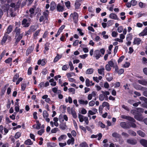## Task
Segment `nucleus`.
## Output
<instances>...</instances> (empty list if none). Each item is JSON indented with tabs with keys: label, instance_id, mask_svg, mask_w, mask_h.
<instances>
[{
	"label": "nucleus",
	"instance_id": "obj_1",
	"mask_svg": "<svg viewBox=\"0 0 147 147\" xmlns=\"http://www.w3.org/2000/svg\"><path fill=\"white\" fill-rule=\"evenodd\" d=\"M13 33H15V38L16 39L15 42L14 43V46H16L22 39L23 36V33L21 34V29L16 27L13 31Z\"/></svg>",
	"mask_w": 147,
	"mask_h": 147
},
{
	"label": "nucleus",
	"instance_id": "obj_2",
	"mask_svg": "<svg viewBox=\"0 0 147 147\" xmlns=\"http://www.w3.org/2000/svg\"><path fill=\"white\" fill-rule=\"evenodd\" d=\"M121 117L123 119H126L130 121L129 122L128 124L129 125L130 127H132L135 128L136 127V125L134 123L136 122V121L133 118L129 116L125 115H122Z\"/></svg>",
	"mask_w": 147,
	"mask_h": 147
},
{
	"label": "nucleus",
	"instance_id": "obj_3",
	"mask_svg": "<svg viewBox=\"0 0 147 147\" xmlns=\"http://www.w3.org/2000/svg\"><path fill=\"white\" fill-rule=\"evenodd\" d=\"M72 15H73L72 18L74 22L76 24L77 23L78 20V13L77 12H74L73 14L71 13L70 16Z\"/></svg>",
	"mask_w": 147,
	"mask_h": 147
},
{
	"label": "nucleus",
	"instance_id": "obj_4",
	"mask_svg": "<svg viewBox=\"0 0 147 147\" xmlns=\"http://www.w3.org/2000/svg\"><path fill=\"white\" fill-rule=\"evenodd\" d=\"M34 47V44L29 47L26 50V55L28 56L33 51Z\"/></svg>",
	"mask_w": 147,
	"mask_h": 147
},
{
	"label": "nucleus",
	"instance_id": "obj_5",
	"mask_svg": "<svg viewBox=\"0 0 147 147\" xmlns=\"http://www.w3.org/2000/svg\"><path fill=\"white\" fill-rule=\"evenodd\" d=\"M64 7L65 6L64 5L62 6L61 5L60 3L58 4L57 6V10L58 12H63L64 11Z\"/></svg>",
	"mask_w": 147,
	"mask_h": 147
},
{
	"label": "nucleus",
	"instance_id": "obj_6",
	"mask_svg": "<svg viewBox=\"0 0 147 147\" xmlns=\"http://www.w3.org/2000/svg\"><path fill=\"white\" fill-rule=\"evenodd\" d=\"M102 57V55L100 53L99 50H97L95 51L94 55V57H95L96 59H98L100 57Z\"/></svg>",
	"mask_w": 147,
	"mask_h": 147
},
{
	"label": "nucleus",
	"instance_id": "obj_7",
	"mask_svg": "<svg viewBox=\"0 0 147 147\" xmlns=\"http://www.w3.org/2000/svg\"><path fill=\"white\" fill-rule=\"evenodd\" d=\"M134 117L137 120L140 121H142L143 119L142 114L139 113H137L135 115Z\"/></svg>",
	"mask_w": 147,
	"mask_h": 147
},
{
	"label": "nucleus",
	"instance_id": "obj_8",
	"mask_svg": "<svg viewBox=\"0 0 147 147\" xmlns=\"http://www.w3.org/2000/svg\"><path fill=\"white\" fill-rule=\"evenodd\" d=\"M10 8L9 5L8 4H5L2 7L4 12H8V10Z\"/></svg>",
	"mask_w": 147,
	"mask_h": 147
},
{
	"label": "nucleus",
	"instance_id": "obj_9",
	"mask_svg": "<svg viewBox=\"0 0 147 147\" xmlns=\"http://www.w3.org/2000/svg\"><path fill=\"white\" fill-rule=\"evenodd\" d=\"M28 20L26 18H24L23 19L22 22V24L24 25L23 27H28L29 26L30 23L27 22Z\"/></svg>",
	"mask_w": 147,
	"mask_h": 147
},
{
	"label": "nucleus",
	"instance_id": "obj_10",
	"mask_svg": "<svg viewBox=\"0 0 147 147\" xmlns=\"http://www.w3.org/2000/svg\"><path fill=\"white\" fill-rule=\"evenodd\" d=\"M120 126L124 129H129L130 128L129 125L125 122H122L120 123Z\"/></svg>",
	"mask_w": 147,
	"mask_h": 147
},
{
	"label": "nucleus",
	"instance_id": "obj_11",
	"mask_svg": "<svg viewBox=\"0 0 147 147\" xmlns=\"http://www.w3.org/2000/svg\"><path fill=\"white\" fill-rule=\"evenodd\" d=\"M47 62V61L45 59L42 60L40 59L38 61L37 64L38 65H41L42 66H43L45 65Z\"/></svg>",
	"mask_w": 147,
	"mask_h": 147
},
{
	"label": "nucleus",
	"instance_id": "obj_12",
	"mask_svg": "<svg viewBox=\"0 0 147 147\" xmlns=\"http://www.w3.org/2000/svg\"><path fill=\"white\" fill-rule=\"evenodd\" d=\"M127 142L129 144L134 145L136 144L137 142L136 140L133 139H128L127 140Z\"/></svg>",
	"mask_w": 147,
	"mask_h": 147
},
{
	"label": "nucleus",
	"instance_id": "obj_13",
	"mask_svg": "<svg viewBox=\"0 0 147 147\" xmlns=\"http://www.w3.org/2000/svg\"><path fill=\"white\" fill-rule=\"evenodd\" d=\"M7 37H8V34L5 33L1 41V44L2 45H3L6 42L8 38Z\"/></svg>",
	"mask_w": 147,
	"mask_h": 147
},
{
	"label": "nucleus",
	"instance_id": "obj_14",
	"mask_svg": "<svg viewBox=\"0 0 147 147\" xmlns=\"http://www.w3.org/2000/svg\"><path fill=\"white\" fill-rule=\"evenodd\" d=\"M116 61L115 59H112L111 60L108 61V64L112 67L115 68V65H116Z\"/></svg>",
	"mask_w": 147,
	"mask_h": 147
},
{
	"label": "nucleus",
	"instance_id": "obj_15",
	"mask_svg": "<svg viewBox=\"0 0 147 147\" xmlns=\"http://www.w3.org/2000/svg\"><path fill=\"white\" fill-rule=\"evenodd\" d=\"M13 26L12 25H10L7 27L6 31L5 33L9 34L10 33L12 30Z\"/></svg>",
	"mask_w": 147,
	"mask_h": 147
},
{
	"label": "nucleus",
	"instance_id": "obj_16",
	"mask_svg": "<svg viewBox=\"0 0 147 147\" xmlns=\"http://www.w3.org/2000/svg\"><path fill=\"white\" fill-rule=\"evenodd\" d=\"M57 5L54 1L51 2L50 5V9L52 11H54Z\"/></svg>",
	"mask_w": 147,
	"mask_h": 147
},
{
	"label": "nucleus",
	"instance_id": "obj_17",
	"mask_svg": "<svg viewBox=\"0 0 147 147\" xmlns=\"http://www.w3.org/2000/svg\"><path fill=\"white\" fill-rule=\"evenodd\" d=\"M141 40L139 38H134L133 43L134 45H139L140 43Z\"/></svg>",
	"mask_w": 147,
	"mask_h": 147
},
{
	"label": "nucleus",
	"instance_id": "obj_18",
	"mask_svg": "<svg viewBox=\"0 0 147 147\" xmlns=\"http://www.w3.org/2000/svg\"><path fill=\"white\" fill-rule=\"evenodd\" d=\"M140 143L142 146L145 147H147V140L142 139L140 140Z\"/></svg>",
	"mask_w": 147,
	"mask_h": 147
},
{
	"label": "nucleus",
	"instance_id": "obj_19",
	"mask_svg": "<svg viewBox=\"0 0 147 147\" xmlns=\"http://www.w3.org/2000/svg\"><path fill=\"white\" fill-rule=\"evenodd\" d=\"M135 88L137 90H146V89L147 90V88H144V87L139 85L136 86L135 87Z\"/></svg>",
	"mask_w": 147,
	"mask_h": 147
},
{
	"label": "nucleus",
	"instance_id": "obj_20",
	"mask_svg": "<svg viewBox=\"0 0 147 147\" xmlns=\"http://www.w3.org/2000/svg\"><path fill=\"white\" fill-rule=\"evenodd\" d=\"M109 17L112 19L117 20L119 19L117 15L113 13H111L109 15Z\"/></svg>",
	"mask_w": 147,
	"mask_h": 147
},
{
	"label": "nucleus",
	"instance_id": "obj_21",
	"mask_svg": "<svg viewBox=\"0 0 147 147\" xmlns=\"http://www.w3.org/2000/svg\"><path fill=\"white\" fill-rule=\"evenodd\" d=\"M98 72L99 74L102 75H104L105 74V68L104 67L102 66L101 68L98 69Z\"/></svg>",
	"mask_w": 147,
	"mask_h": 147
},
{
	"label": "nucleus",
	"instance_id": "obj_22",
	"mask_svg": "<svg viewBox=\"0 0 147 147\" xmlns=\"http://www.w3.org/2000/svg\"><path fill=\"white\" fill-rule=\"evenodd\" d=\"M47 12H49V11L48 10H46V11H44L43 12L42 14L43 16H44V17L45 18V20H47L46 22V23H47V21H48V15L49 14L47 13Z\"/></svg>",
	"mask_w": 147,
	"mask_h": 147
},
{
	"label": "nucleus",
	"instance_id": "obj_23",
	"mask_svg": "<svg viewBox=\"0 0 147 147\" xmlns=\"http://www.w3.org/2000/svg\"><path fill=\"white\" fill-rule=\"evenodd\" d=\"M138 82L139 84L143 85H147V81L145 80H138Z\"/></svg>",
	"mask_w": 147,
	"mask_h": 147
},
{
	"label": "nucleus",
	"instance_id": "obj_24",
	"mask_svg": "<svg viewBox=\"0 0 147 147\" xmlns=\"http://www.w3.org/2000/svg\"><path fill=\"white\" fill-rule=\"evenodd\" d=\"M62 57L61 55H60L59 54H57V56L54 58L53 60L54 63L58 61L59 59H61Z\"/></svg>",
	"mask_w": 147,
	"mask_h": 147
},
{
	"label": "nucleus",
	"instance_id": "obj_25",
	"mask_svg": "<svg viewBox=\"0 0 147 147\" xmlns=\"http://www.w3.org/2000/svg\"><path fill=\"white\" fill-rule=\"evenodd\" d=\"M33 144V142L30 139H28L27 140L24 142V144L26 145H32Z\"/></svg>",
	"mask_w": 147,
	"mask_h": 147
},
{
	"label": "nucleus",
	"instance_id": "obj_26",
	"mask_svg": "<svg viewBox=\"0 0 147 147\" xmlns=\"http://www.w3.org/2000/svg\"><path fill=\"white\" fill-rule=\"evenodd\" d=\"M10 7H12L14 8L15 10L17 9H18L20 7V6L19 5H16L15 3H11L10 5H9Z\"/></svg>",
	"mask_w": 147,
	"mask_h": 147
},
{
	"label": "nucleus",
	"instance_id": "obj_27",
	"mask_svg": "<svg viewBox=\"0 0 147 147\" xmlns=\"http://www.w3.org/2000/svg\"><path fill=\"white\" fill-rule=\"evenodd\" d=\"M19 76V74L18 73H16L13 76V78L12 81L15 82L17 80Z\"/></svg>",
	"mask_w": 147,
	"mask_h": 147
},
{
	"label": "nucleus",
	"instance_id": "obj_28",
	"mask_svg": "<svg viewBox=\"0 0 147 147\" xmlns=\"http://www.w3.org/2000/svg\"><path fill=\"white\" fill-rule=\"evenodd\" d=\"M59 126L60 129L62 130H64L65 129L66 127V123H61L59 125Z\"/></svg>",
	"mask_w": 147,
	"mask_h": 147
},
{
	"label": "nucleus",
	"instance_id": "obj_29",
	"mask_svg": "<svg viewBox=\"0 0 147 147\" xmlns=\"http://www.w3.org/2000/svg\"><path fill=\"white\" fill-rule=\"evenodd\" d=\"M137 133L140 136L142 137H144L146 135L145 133L141 130H139L138 131Z\"/></svg>",
	"mask_w": 147,
	"mask_h": 147
},
{
	"label": "nucleus",
	"instance_id": "obj_30",
	"mask_svg": "<svg viewBox=\"0 0 147 147\" xmlns=\"http://www.w3.org/2000/svg\"><path fill=\"white\" fill-rule=\"evenodd\" d=\"M74 141V138H72L71 139H69L67 141V143L68 145H69L71 143L72 144H73Z\"/></svg>",
	"mask_w": 147,
	"mask_h": 147
},
{
	"label": "nucleus",
	"instance_id": "obj_31",
	"mask_svg": "<svg viewBox=\"0 0 147 147\" xmlns=\"http://www.w3.org/2000/svg\"><path fill=\"white\" fill-rule=\"evenodd\" d=\"M29 11L30 13V17L32 18L33 17V14L34 12V9L33 8H30L29 10Z\"/></svg>",
	"mask_w": 147,
	"mask_h": 147
},
{
	"label": "nucleus",
	"instance_id": "obj_32",
	"mask_svg": "<svg viewBox=\"0 0 147 147\" xmlns=\"http://www.w3.org/2000/svg\"><path fill=\"white\" fill-rule=\"evenodd\" d=\"M50 43L49 42H46L45 45V50L47 51L49 50V45Z\"/></svg>",
	"mask_w": 147,
	"mask_h": 147
},
{
	"label": "nucleus",
	"instance_id": "obj_33",
	"mask_svg": "<svg viewBox=\"0 0 147 147\" xmlns=\"http://www.w3.org/2000/svg\"><path fill=\"white\" fill-rule=\"evenodd\" d=\"M94 70L92 68H90L87 69L86 71V74H91L93 72Z\"/></svg>",
	"mask_w": 147,
	"mask_h": 147
},
{
	"label": "nucleus",
	"instance_id": "obj_34",
	"mask_svg": "<svg viewBox=\"0 0 147 147\" xmlns=\"http://www.w3.org/2000/svg\"><path fill=\"white\" fill-rule=\"evenodd\" d=\"M132 39V35L131 33H130L127 35L126 39L128 41H130Z\"/></svg>",
	"mask_w": 147,
	"mask_h": 147
},
{
	"label": "nucleus",
	"instance_id": "obj_35",
	"mask_svg": "<svg viewBox=\"0 0 147 147\" xmlns=\"http://www.w3.org/2000/svg\"><path fill=\"white\" fill-rule=\"evenodd\" d=\"M112 136L113 137L116 138H119L120 136L117 133L114 132L112 134Z\"/></svg>",
	"mask_w": 147,
	"mask_h": 147
},
{
	"label": "nucleus",
	"instance_id": "obj_36",
	"mask_svg": "<svg viewBox=\"0 0 147 147\" xmlns=\"http://www.w3.org/2000/svg\"><path fill=\"white\" fill-rule=\"evenodd\" d=\"M66 135L63 134L61 135L58 138V140L59 141H61L62 140L65 139L67 138Z\"/></svg>",
	"mask_w": 147,
	"mask_h": 147
},
{
	"label": "nucleus",
	"instance_id": "obj_37",
	"mask_svg": "<svg viewBox=\"0 0 147 147\" xmlns=\"http://www.w3.org/2000/svg\"><path fill=\"white\" fill-rule=\"evenodd\" d=\"M80 104L82 105H87L88 103V101L86 100L84 101L83 100H80L78 101Z\"/></svg>",
	"mask_w": 147,
	"mask_h": 147
},
{
	"label": "nucleus",
	"instance_id": "obj_38",
	"mask_svg": "<svg viewBox=\"0 0 147 147\" xmlns=\"http://www.w3.org/2000/svg\"><path fill=\"white\" fill-rule=\"evenodd\" d=\"M103 94H104L102 93V94H100L99 95V99L100 101H103L105 98V95H104Z\"/></svg>",
	"mask_w": 147,
	"mask_h": 147
},
{
	"label": "nucleus",
	"instance_id": "obj_39",
	"mask_svg": "<svg viewBox=\"0 0 147 147\" xmlns=\"http://www.w3.org/2000/svg\"><path fill=\"white\" fill-rule=\"evenodd\" d=\"M88 146L85 142H83L80 144L79 147H88Z\"/></svg>",
	"mask_w": 147,
	"mask_h": 147
},
{
	"label": "nucleus",
	"instance_id": "obj_40",
	"mask_svg": "<svg viewBox=\"0 0 147 147\" xmlns=\"http://www.w3.org/2000/svg\"><path fill=\"white\" fill-rule=\"evenodd\" d=\"M43 116L44 118H47L48 117L49 114L47 111L46 110H44L43 112Z\"/></svg>",
	"mask_w": 147,
	"mask_h": 147
},
{
	"label": "nucleus",
	"instance_id": "obj_41",
	"mask_svg": "<svg viewBox=\"0 0 147 147\" xmlns=\"http://www.w3.org/2000/svg\"><path fill=\"white\" fill-rule=\"evenodd\" d=\"M21 134L20 132H18L16 133L14 136L15 139H17L20 138L21 136Z\"/></svg>",
	"mask_w": 147,
	"mask_h": 147
},
{
	"label": "nucleus",
	"instance_id": "obj_42",
	"mask_svg": "<svg viewBox=\"0 0 147 147\" xmlns=\"http://www.w3.org/2000/svg\"><path fill=\"white\" fill-rule=\"evenodd\" d=\"M84 116L81 114H79L78 115V118L79 119V121L80 122H82L84 121Z\"/></svg>",
	"mask_w": 147,
	"mask_h": 147
},
{
	"label": "nucleus",
	"instance_id": "obj_43",
	"mask_svg": "<svg viewBox=\"0 0 147 147\" xmlns=\"http://www.w3.org/2000/svg\"><path fill=\"white\" fill-rule=\"evenodd\" d=\"M65 5L67 9H69L70 6V2L69 1H68L65 2Z\"/></svg>",
	"mask_w": 147,
	"mask_h": 147
},
{
	"label": "nucleus",
	"instance_id": "obj_44",
	"mask_svg": "<svg viewBox=\"0 0 147 147\" xmlns=\"http://www.w3.org/2000/svg\"><path fill=\"white\" fill-rule=\"evenodd\" d=\"M21 90L24 91L26 89V83H23L21 84Z\"/></svg>",
	"mask_w": 147,
	"mask_h": 147
},
{
	"label": "nucleus",
	"instance_id": "obj_45",
	"mask_svg": "<svg viewBox=\"0 0 147 147\" xmlns=\"http://www.w3.org/2000/svg\"><path fill=\"white\" fill-rule=\"evenodd\" d=\"M41 29H38L33 34V36L34 38L36 37L38 35Z\"/></svg>",
	"mask_w": 147,
	"mask_h": 147
},
{
	"label": "nucleus",
	"instance_id": "obj_46",
	"mask_svg": "<svg viewBox=\"0 0 147 147\" xmlns=\"http://www.w3.org/2000/svg\"><path fill=\"white\" fill-rule=\"evenodd\" d=\"M6 90V88L5 87H3L2 88L1 90V96H3L4 94L5 93Z\"/></svg>",
	"mask_w": 147,
	"mask_h": 147
},
{
	"label": "nucleus",
	"instance_id": "obj_47",
	"mask_svg": "<svg viewBox=\"0 0 147 147\" xmlns=\"http://www.w3.org/2000/svg\"><path fill=\"white\" fill-rule=\"evenodd\" d=\"M71 113L73 117L76 119L77 117V116L76 112L74 111L71 110Z\"/></svg>",
	"mask_w": 147,
	"mask_h": 147
},
{
	"label": "nucleus",
	"instance_id": "obj_48",
	"mask_svg": "<svg viewBox=\"0 0 147 147\" xmlns=\"http://www.w3.org/2000/svg\"><path fill=\"white\" fill-rule=\"evenodd\" d=\"M129 133L130 135L134 136H136V133L135 131L132 130L129 131Z\"/></svg>",
	"mask_w": 147,
	"mask_h": 147
},
{
	"label": "nucleus",
	"instance_id": "obj_49",
	"mask_svg": "<svg viewBox=\"0 0 147 147\" xmlns=\"http://www.w3.org/2000/svg\"><path fill=\"white\" fill-rule=\"evenodd\" d=\"M69 92H72V94H74L75 93V90L73 88H70L68 89Z\"/></svg>",
	"mask_w": 147,
	"mask_h": 147
},
{
	"label": "nucleus",
	"instance_id": "obj_50",
	"mask_svg": "<svg viewBox=\"0 0 147 147\" xmlns=\"http://www.w3.org/2000/svg\"><path fill=\"white\" fill-rule=\"evenodd\" d=\"M44 132V129H42L38 131V134L39 135L41 136Z\"/></svg>",
	"mask_w": 147,
	"mask_h": 147
},
{
	"label": "nucleus",
	"instance_id": "obj_51",
	"mask_svg": "<svg viewBox=\"0 0 147 147\" xmlns=\"http://www.w3.org/2000/svg\"><path fill=\"white\" fill-rule=\"evenodd\" d=\"M12 60V59L11 58L9 57L7 59L5 60V63H9L10 62H11Z\"/></svg>",
	"mask_w": 147,
	"mask_h": 147
},
{
	"label": "nucleus",
	"instance_id": "obj_52",
	"mask_svg": "<svg viewBox=\"0 0 147 147\" xmlns=\"http://www.w3.org/2000/svg\"><path fill=\"white\" fill-rule=\"evenodd\" d=\"M49 32L48 31H45L42 35V38H45L48 36V34Z\"/></svg>",
	"mask_w": 147,
	"mask_h": 147
},
{
	"label": "nucleus",
	"instance_id": "obj_53",
	"mask_svg": "<svg viewBox=\"0 0 147 147\" xmlns=\"http://www.w3.org/2000/svg\"><path fill=\"white\" fill-rule=\"evenodd\" d=\"M69 66L68 65H64L62 66V69L63 70L66 71L69 68Z\"/></svg>",
	"mask_w": 147,
	"mask_h": 147
},
{
	"label": "nucleus",
	"instance_id": "obj_54",
	"mask_svg": "<svg viewBox=\"0 0 147 147\" xmlns=\"http://www.w3.org/2000/svg\"><path fill=\"white\" fill-rule=\"evenodd\" d=\"M111 66L108 64H107L105 66V69L108 71H110L111 69Z\"/></svg>",
	"mask_w": 147,
	"mask_h": 147
},
{
	"label": "nucleus",
	"instance_id": "obj_55",
	"mask_svg": "<svg viewBox=\"0 0 147 147\" xmlns=\"http://www.w3.org/2000/svg\"><path fill=\"white\" fill-rule=\"evenodd\" d=\"M59 130V129L57 128H55L52 129L51 131V132L52 133H55Z\"/></svg>",
	"mask_w": 147,
	"mask_h": 147
},
{
	"label": "nucleus",
	"instance_id": "obj_56",
	"mask_svg": "<svg viewBox=\"0 0 147 147\" xmlns=\"http://www.w3.org/2000/svg\"><path fill=\"white\" fill-rule=\"evenodd\" d=\"M125 56L124 55H122L121 56L119 59L118 62V63H121L123 60V59L124 58Z\"/></svg>",
	"mask_w": 147,
	"mask_h": 147
},
{
	"label": "nucleus",
	"instance_id": "obj_57",
	"mask_svg": "<svg viewBox=\"0 0 147 147\" xmlns=\"http://www.w3.org/2000/svg\"><path fill=\"white\" fill-rule=\"evenodd\" d=\"M95 114V112H93V111L91 110H89L88 111V116L89 117H90V115H92Z\"/></svg>",
	"mask_w": 147,
	"mask_h": 147
},
{
	"label": "nucleus",
	"instance_id": "obj_58",
	"mask_svg": "<svg viewBox=\"0 0 147 147\" xmlns=\"http://www.w3.org/2000/svg\"><path fill=\"white\" fill-rule=\"evenodd\" d=\"M99 51H100V53L102 55V56L105 54V49L104 48H102L100 49V50H99Z\"/></svg>",
	"mask_w": 147,
	"mask_h": 147
},
{
	"label": "nucleus",
	"instance_id": "obj_59",
	"mask_svg": "<svg viewBox=\"0 0 147 147\" xmlns=\"http://www.w3.org/2000/svg\"><path fill=\"white\" fill-rule=\"evenodd\" d=\"M131 5L133 6H135L137 3V2L135 0H131L130 1Z\"/></svg>",
	"mask_w": 147,
	"mask_h": 147
},
{
	"label": "nucleus",
	"instance_id": "obj_60",
	"mask_svg": "<svg viewBox=\"0 0 147 147\" xmlns=\"http://www.w3.org/2000/svg\"><path fill=\"white\" fill-rule=\"evenodd\" d=\"M32 67H30L29 68L28 71V75H31L32 74Z\"/></svg>",
	"mask_w": 147,
	"mask_h": 147
},
{
	"label": "nucleus",
	"instance_id": "obj_61",
	"mask_svg": "<svg viewBox=\"0 0 147 147\" xmlns=\"http://www.w3.org/2000/svg\"><path fill=\"white\" fill-rule=\"evenodd\" d=\"M69 65L70 67V69L72 71L74 69V67L73 66V64L72 62L71 61H70L69 63Z\"/></svg>",
	"mask_w": 147,
	"mask_h": 147
},
{
	"label": "nucleus",
	"instance_id": "obj_62",
	"mask_svg": "<svg viewBox=\"0 0 147 147\" xmlns=\"http://www.w3.org/2000/svg\"><path fill=\"white\" fill-rule=\"evenodd\" d=\"M118 34V33L117 32L115 31H113L112 33V36L114 37H116Z\"/></svg>",
	"mask_w": 147,
	"mask_h": 147
},
{
	"label": "nucleus",
	"instance_id": "obj_63",
	"mask_svg": "<svg viewBox=\"0 0 147 147\" xmlns=\"http://www.w3.org/2000/svg\"><path fill=\"white\" fill-rule=\"evenodd\" d=\"M117 30L119 33L121 32L123 30V27L121 26H119L118 27Z\"/></svg>",
	"mask_w": 147,
	"mask_h": 147
},
{
	"label": "nucleus",
	"instance_id": "obj_64",
	"mask_svg": "<svg viewBox=\"0 0 147 147\" xmlns=\"http://www.w3.org/2000/svg\"><path fill=\"white\" fill-rule=\"evenodd\" d=\"M130 65V63L129 62H126L123 65V67L125 68L128 67Z\"/></svg>",
	"mask_w": 147,
	"mask_h": 147
}]
</instances>
